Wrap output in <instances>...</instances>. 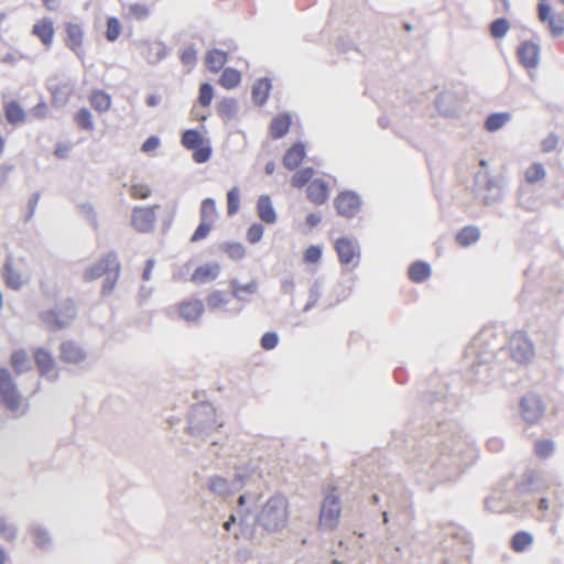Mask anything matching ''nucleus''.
<instances>
[{
    "instance_id": "obj_1",
    "label": "nucleus",
    "mask_w": 564,
    "mask_h": 564,
    "mask_svg": "<svg viewBox=\"0 0 564 564\" xmlns=\"http://www.w3.org/2000/svg\"><path fill=\"white\" fill-rule=\"evenodd\" d=\"M182 144L187 150L193 151V160L196 163H205L212 155V148L203 137V134L194 129L184 131L182 135Z\"/></svg>"
},
{
    "instance_id": "obj_2",
    "label": "nucleus",
    "mask_w": 564,
    "mask_h": 564,
    "mask_svg": "<svg viewBox=\"0 0 564 564\" xmlns=\"http://www.w3.org/2000/svg\"><path fill=\"white\" fill-rule=\"evenodd\" d=\"M288 502L282 496H274L269 499L262 510L264 525L275 530L286 521Z\"/></svg>"
},
{
    "instance_id": "obj_3",
    "label": "nucleus",
    "mask_w": 564,
    "mask_h": 564,
    "mask_svg": "<svg viewBox=\"0 0 564 564\" xmlns=\"http://www.w3.org/2000/svg\"><path fill=\"white\" fill-rule=\"evenodd\" d=\"M341 513L339 497L334 492L326 495L323 500L318 525L325 530H334L337 528Z\"/></svg>"
},
{
    "instance_id": "obj_4",
    "label": "nucleus",
    "mask_w": 564,
    "mask_h": 564,
    "mask_svg": "<svg viewBox=\"0 0 564 564\" xmlns=\"http://www.w3.org/2000/svg\"><path fill=\"white\" fill-rule=\"evenodd\" d=\"M0 397L3 404L11 411H17L22 404V397L10 372L3 368H0Z\"/></svg>"
},
{
    "instance_id": "obj_5",
    "label": "nucleus",
    "mask_w": 564,
    "mask_h": 564,
    "mask_svg": "<svg viewBox=\"0 0 564 564\" xmlns=\"http://www.w3.org/2000/svg\"><path fill=\"white\" fill-rule=\"evenodd\" d=\"M512 358L518 362H528L534 357V346L524 332H516L509 340Z\"/></svg>"
},
{
    "instance_id": "obj_6",
    "label": "nucleus",
    "mask_w": 564,
    "mask_h": 564,
    "mask_svg": "<svg viewBox=\"0 0 564 564\" xmlns=\"http://www.w3.org/2000/svg\"><path fill=\"white\" fill-rule=\"evenodd\" d=\"M112 272L120 273V263L113 253H109L84 272V280L90 282Z\"/></svg>"
},
{
    "instance_id": "obj_7",
    "label": "nucleus",
    "mask_w": 564,
    "mask_h": 564,
    "mask_svg": "<svg viewBox=\"0 0 564 564\" xmlns=\"http://www.w3.org/2000/svg\"><path fill=\"white\" fill-rule=\"evenodd\" d=\"M158 206L135 207L132 210L131 224L140 232L150 231L155 223V209Z\"/></svg>"
},
{
    "instance_id": "obj_8",
    "label": "nucleus",
    "mask_w": 564,
    "mask_h": 564,
    "mask_svg": "<svg viewBox=\"0 0 564 564\" xmlns=\"http://www.w3.org/2000/svg\"><path fill=\"white\" fill-rule=\"evenodd\" d=\"M539 19L543 23H547V28L554 37H558L564 33V18L562 14L552 13L547 3H539Z\"/></svg>"
},
{
    "instance_id": "obj_9",
    "label": "nucleus",
    "mask_w": 564,
    "mask_h": 564,
    "mask_svg": "<svg viewBox=\"0 0 564 564\" xmlns=\"http://www.w3.org/2000/svg\"><path fill=\"white\" fill-rule=\"evenodd\" d=\"M544 413L541 399L534 394H528L521 401L522 417L529 423H535Z\"/></svg>"
},
{
    "instance_id": "obj_10",
    "label": "nucleus",
    "mask_w": 564,
    "mask_h": 564,
    "mask_svg": "<svg viewBox=\"0 0 564 564\" xmlns=\"http://www.w3.org/2000/svg\"><path fill=\"white\" fill-rule=\"evenodd\" d=\"M335 207L344 217L355 216L360 208L359 197L351 192H343L335 198Z\"/></svg>"
},
{
    "instance_id": "obj_11",
    "label": "nucleus",
    "mask_w": 564,
    "mask_h": 564,
    "mask_svg": "<svg viewBox=\"0 0 564 564\" xmlns=\"http://www.w3.org/2000/svg\"><path fill=\"white\" fill-rule=\"evenodd\" d=\"M518 58L525 68H534L540 58V47L533 42H523L518 47Z\"/></svg>"
},
{
    "instance_id": "obj_12",
    "label": "nucleus",
    "mask_w": 564,
    "mask_h": 564,
    "mask_svg": "<svg viewBox=\"0 0 564 564\" xmlns=\"http://www.w3.org/2000/svg\"><path fill=\"white\" fill-rule=\"evenodd\" d=\"M66 30V46L73 51L76 55H83V42H84V31L82 26L77 23H67L65 26Z\"/></svg>"
},
{
    "instance_id": "obj_13",
    "label": "nucleus",
    "mask_w": 564,
    "mask_h": 564,
    "mask_svg": "<svg viewBox=\"0 0 564 564\" xmlns=\"http://www.w3.org/2000/svg\"><path fill=\"white\" fill-rule=\"evenodd\" d=\"M59 351L61 360L67 364H80L86 358V352L74 340L62 343Z\"/></svg>"
},
{
    "instance_id": "obj_14",
    "label": "nucleus",
    "mask_w": 564,
    "mask_h": 564,
    "mask_svg": "<svg viewBox=\"0 0 564 564\" xmlns=\"http://www.w3.org/2000/svg\"><path fill=\"white\" fill-rule=\"evenodd\" d=\"M177 312L182 318H184L188 322H195L203 314L204 305H203V302L199 300L189 299V300L182 301L177 305Z\"/></svg>"
},
{
    "instance_id": "obj_15",
    "label": "nucleus",
    "mask_w": 564,
    "mask_h": 564,
    "mask_svg": "<svg viewBox=\"0 0 564 564\" xmlns=\"http://www.w3.org/2000/svg\"><path fill=\"white\" fill-rule=\"evenodd\" d=\"M307 198L315 205H323L328 199V185L322 178H314L306 188Z\"/></svg>"
},
{
    "instance_id": "obj_16",
    "label": "nucleus",
    "mask_w": 564,
    "mask_h": 564,
    "mask_svg": "<svg viewBox=\"0 0 564 564\" xmlns=\"http://www.w3.org/2000/svg\"><path fill=\"white\" fill-rule=\"evenodd\" d=\"M305 155H306L305 145L301 142L294 143L292 147H290L286 150L284 158H283V165L288 170L293 171L301 165Z\"/></svg>"
},
{
    "instance_id": "obj_17",
    "label": "nucleus",
    "mask_w": 564,
    "mask_h": 564,
    "mask_svg": "<svg viewBox=\"0 0 564 564\" xmlns=\"http://www.w3.org/2000/svg\"><path fill=\"white\" fill-rule=\"evenodd\" d=\"M32 33L39 37L42 44L50 47L54 39V25L51 19L44 18L33 25Z\"/></svg>"
},
{
    "instance_id": "obj_18",
    "label": "nucleus",
    "mask_w": 564,
    "mask_h": 564,
    "mask_svg": "<svg viewBox=\"0 0 564 564\" xmlns=\"http://www.w3.org/2000/svg\"><path fill=\"white\" fill-rule=\"evenodd\" d=\"M335 249L337 251L339 261L344 264L352 262L358 257V250L355 243L348 238H339L335 242Z\"/></svg>"
},
{
    "instance_id": "obj_19",
    "label": "nucleus",
    "mask_w": 564,
    "mask_h": 564,
    "mask_svg": "<svg viewBox=\"0 0 564 564\" xmlns=\"http://www.w3.org/2000/svg\"><path fill=\"white\" fill-rule=\"evenodd\" d=\"M219 265L216 263H206L196 268L191 275L194 283H207L214 281L219 274Z\"/></svg>"
},
{
    "instance_id": "obj_20",
    "label": "nucleus",
    "mask_w": 564,
    "mask_h": 564,
    "mask_svg": "<svg viewBox=\"0 0 564 564\" xmlns=\"http://www.w3.org/2000/svg\"><path fill=\"white\" fill-rule=\"evenodd\" d=\"M257 212L259 218L267 223L273 224L276 220L275 210L273 208L271 198L268 195H262L257 202Z\"/></svg>"
},
{
    "instance_id": "obj_21",
    "label": "nucleus",
    "mask_w": 564,
    "mask_h": 564,
    "mask_svg": "<svg viewBox=\"0 0 564 564\" xmlns=\"http://www.w3.org/2000/svg\"><path fill=\"white\" fill-rule=\"evenodd\" d=\"M291 117L282 113L274 117L270 123V134L273 139H280L285 135L291 127Z\"/></svg>"
},
{
    "instance_id": "obj_22",
    "label": "nucleus",
    "mask_w": 564,
    "mask_h": 564,
    "mask_svg": "<svg viewBox=\"0 0 564 564\" xmlns=\"http://www.w3.org/2000/svg\"><path fill=\"white\" fill-rule=\"evenodd\" d=\"M431 273L432 270L430 264L423 261L413 262L408 271L409 279L415 283L424 282L430 278Z\"/></svg>"
},
{
    "instance_id": "obj_23",
    "label": "nucleus",
    "mask_w": 564,
    "mask_h": 564,
    "mask_svg": "<svg viewBox=\"0 0 564 564\" xmlns=\"http://www.w3.org/2000/svg\"><path fill=\"white\" fill-rule=\"evenodd\" d=\"M34 360L39 371L42 375H47L54 369V359L50 351L44 348H37L34 351Z\"/></svg>"
},
{
    "instance_id": "obj_24",
    "label": "nucleus",
    "mask_w": 564,
    "mask_h": 564,
    "mask_svg": "<svg viewBox=\"0 0 564 564\" xmlns=\"http://www.w3.org/2000/svg\"><path fill=\"white\" fill-rule=\"evenodd\" d=\"M227 53L220 50H212L206 54L205 63L212 73H218L227 62Z\"/></svg>"
},
{
    "instance_id": "obj_25",
    "label": "nucleus",
    "mask_w": 564,
    "mask_h": 564,
    "mask_svg": "<svg viewBox=\"0 0 564 564\" xmlns=\"http://www.w3.org/2000/svg\"><path fill=\"white\" fill-rule=\"evenodd\" d=\"M271 90V82L268 78H260L252 87V99L256 104L262 105L267 101Z\"/></svg>"
},
{
    "instance_id": "obj_26",
    "label": "nucleus",
    "mask_w": 564,
    "mask_h": 564,
    "mask_svg": "<svg viewBox=\"0 0 564 564\" xmlns=\"http://www.w3.org/2000/svg\"><path fill=\"white\" fill-rule=\"evenodd\" d=\"M511 119L509 112H497L491 113L487 117L485 121V129L488 132H495L501 129L505 124H507Z\"/></svg>"
},
{
    "instance_id": "obj_27",
    "label": "nucleus",
    "mask_w": 564,
    "mask_h": 564,
    "mask_svg": "<svg viewBox=\"0 0 564 564\" xmlns=\"http://www.w3.org/2000/svg\"><path fill=\"white\" fill-rule=\"evenodd\" d=\"M89 102L91 107L99 112H105L111 107L110 96L102 90L94 91L89 97Z\"/></svg>"
},
{
    "instance_id": "obj_28",
    "label": "nucleus",
    "mask_w": 564,
    "mask_h": 564,
    "mask_svg": "<svg viewBox=\"0 0 564 564\" xmlns=\"http://www.w3.org/2000/svg\"><path fill=\"white\" fill-rule=\"evenodd\" d=\"M3 109L7 120L12 124L20 123L25 118L24 110L17 101L7 102Z\"/></svg>"
},
{
    "instance_id": "obj_29",
    "label": "nucleus",
    "mask_w": 564,
    "mask_h": 564,
    "mask_svg": "<svg viewBox=\"0 0 564 564\" xmlns=\"http://www.w3.org/2000/svg\"><path fill=\"white\" fill-rule=\"evenodd\" d=\"M480 237L479 229L474 226L464 227L457 235L456 241L463 246L468 247L475 243Z\"/></svg>"
},
{
    "instance_id": "obj_30",
    "label": "nucleus",
    "mask_w": 564,
    "mask_h": 564,
    "mask_svg": "<svg viewBox=\"0 0 564 564\" xmlns=\"http://www.w3.org/2000/svg\"><path fill=\"white\" fill-rule=\"evenodd\" d=\"M3 279L6 285L12 290H19L23 285L21 274L17 272L9 262L4 264Z\"/></svg>"
},
{
    "instance_id": "obj_31",
    "label": "nucleus",
    "mask_w": 564,
    "mask_h": 564,
    "mask_svg": "<svg viewBox=\"0 0 564 564\" xmlns=\"http://www.w3.org/2000/svg\"><path fill=\"white\" fill-rule=\"evenodd\" d=\"M533 543V536L527 531L517 532L511 539V549L517 552L525 551Z\"/></svg>"
},
{
    "instance_id": "obj_32",
    "label": "nucleus",
    "mask_w": 564,
    "mask_h": 564,
    "mask_svg": "<svg viewBox=\"0 0 564 564\" xmlns=\"http://www.w3.org/2000/svg\"><path fill=\"white\" fill-rule=\"evenodd\" d=\"M241 82V74L239 70L235 68H226L224 69L220 78L219 85L226 89H232L237 87Z\"/></svg>"
},
{
    "instance_id": "obj_33",
    "label": "nucleus",
    "mask_w": 564,
    "mask_h": 564,
    "mask_svg": "<svg viewBox=\"0 0 564 564\" xmlns=\"http://www.w3.org/2000/svg\"><path fill=\"white\" fill-rule=\"evenodd\" d=\"M200 219L204 221L214 223L217 219L216 203L213 198H205L200 204L199 209Z\"/></svg>"
},
{
    "instance_id": "obj_34",
    "label": "nucleus",
    "mask_w": 564,
    "mask_h": 564,
    "mask_svg": "<svg viewBox=\"0 0 564 564\" xmlns=\"http://www.w3.org/2000/svg\"><path fill=\"white\" fill-rule=\"evenodd\" d=\"M314 169L313 167H304L302 170H299L296 173L293 174L291 178V184L293 187L301 188L306 184H310L314 176Z\"/></svg>"
},
{
    "instance_id": "obj_35",
    "label": "nucleus",
    "mask_w": 564,
    "mask_h": 564,
    "mask_svg": "<svg viewBox=\"0 0 564 564\" xmlns=\"http://www.w3.org/2000/svg\"><path fill=\"white\" fill-rule=\"evenodd\" d=\"M121 22L116 17H109L106 21L105 36L108 42H116L121 34Z\"/></svg>"
},
{
    "instance_id": "obj_36",
    "label": "nucleus",
    "mask_w": 564,
    "mask_h": 564,
    "mask_svg": "<svg viewBox=\"0 0 564 564\" xmlns=\"http://www.w3.org/2000/svg\"><path fill=\"white\" fill-rule=\"evenodd\" d=\"M231 289H232L234 296L237 297L238 300L242 301V300H246L249 295L256 293L257 283L250 282L247 284H239L238 282L232 281Z\"/></svg>"
},
{
    "instance_id": "obj_37",
    "label": "nucleus",
    "mask_w": 564,
    "mask_h": 564,
    "mask_svg": "<svg viewBox=\"0 0 564 564\" xmlns=\"http://www.w3.org/2000/svg\"><path fill=\"white\" fill-rule=\"evenodd\" d=\"M11 366L15 372H23L30 367V358L26 351L17 350L11 356Z\"/></svg>"
},
{
    "instance_id": "obj_38",
    "label": "nucleus",
    "mask_w": 564,
    "mask_h": 564,
    "mask_svg": "<svg viewBox=\"0 0 564 564\" xmlns=\"http://www.w3.org/2000/svg\"><path fill=\"white\" fill-rule=\"evenodd\" d=\"M545 175V170L541 163L531 164L524 172V178L530 184L542 181Z\"/></svg>"
},
{
    "instance_id": "obj_39",
    "label": "nucleus",
    "mask_w": 564,
    "mask_h": 564,
    "mask_svg": "<svg viewBox=\"0 0 564 564\" xmlns=\"http://www.w3.org/2000/svg\"><path fill=\"white\" fill-rule=\"evenodd\" d=\"M150 15V9L148 6L143 3H132L128 8V18L142 21L145 20Z\"/></svg>"
},
{
    "instance_id": "obj_40",
    "label": "nucleus",
    "mask_w": 564,
    "mask_h": 564,
    "mask_svg": "<svg viewBox=\"0 0 564 564\" xmlns=\"http://www.w3.org/2000/svg\"><path fill=\"white\" fill-rule=\"evenodd\" d=\"M240 206V191L238 187H232L227 193V214L232 216L238 213Z\"/></svg>"
},
{
    "instance_id": "obj_41",
    "label": "nucleus",
    "mask_w": 564,
    "mask_h": 564,
    "mask_svg": "<svg viewBox=\"0 0 564 564\" xmlns=\"http://www.w3.org/2000/svg\"><path fill=\"white\" fill-rule=\"evenodd\" d=\"M209 490L219 496H227L230 494L228 481L218 476L213 477L209 480Z\"/></svg>"
},
{
    "instance_id": "obj_42",
    "label": "nucleus",
    "mask_w": 564,
    "mask_h": 564,
    "mask_svg": "<svg viewBox=\"0 0 564 564\" xmlns=\"http://www.w3.org/2000/svg\"><path fill=\"white\" fill-rule=\"evenodd\" d=\"M77 126L83 130H93L94 122L90 111L86 108H82L75 116Z\"/></svg>"
},
{
    "instance_id": "obj_43",
    "label": "nucleus",
    "mask_w": 564,
    "mask_h": 564,
    "mask_svg": "<svg viewBox=\"0 0 564 564\" xmlns=\"http://www.w3.org/2000/svg\"><path fill=\"white\" fill-rule=\"evenodd\" d=\"M510 28V24L507 19L501 18L495 20L490 25V34L495 39H501L506 35Z\"/></svg>"
},
{
    "instance_id": "obj_44",
    "label": "nucleus",
    "mask_w": 564,
    "mask_h": 564,
    "mask_svg": "<svg viewBox=\"0 0 564 564\" xmlns=\"http://www.w3.org/2000/svg\"><path fill=\"white\" fill-rule=\"evenodd\" d=\"M214 225H215L214 223L204 221L200 219L199 225L197 226L196 230L193 232V235L189 239L191 242H198V241L205 239L209 235Z\"/></svg>"
},
{
    "instance_id": "obj_45",
    "label": "nucleus",
    "mask_w": 564,
    "mask_h": 564,
    "mask_svg": "<svg viewBox=\"0 0 564 564\" xmlns=\"http://www.w3.org/2000/svg\"><path fill=\"white\" fill-rule=\"evenodd\" d=\"M236 102L234 99H223L218 106L217 111L224 119H230L235 113Z\"/></svg>"
},
{
    "instance_id": "obj_46",
    "label": "nucleus",
    "mask_w": 564,
    "mask_h": 564,
    "mask_svg": "<svg viewBox=\"0 0 564 564\" xmlns=\"http://www.w3.org/2000/svg\"><path fill=\"white\" fill-rule=\"evenodd\" d=\"M129 194L133 199H145L151 195V188L143 183L132 184Z\"/></svg>"
},
{
    "instance_id": "obj_47",
    "label": "nucleus",
    "mask_w": 564,
    "mask_h": 564,
    "mask_svg": "<svg viewBox=\"0 0 564 564\" xmlns=\"http://www.w3.org/2000/svg\"><path fill=\"white\" fill-rule=\"evenodd\" d=\"M214 98V90L210 84L204 83L199 87L198 102L203 107H208Z\"/></svg>"
},
{
    "instance_id": "obj_48",
    "label": "nucleus",
    "mask_w": 564,
    "mask_h": 564,
    "mask_svg": "<svg viewBox=\"0 0 564 564\" xmlns=\"http://www.w3.org/2000/svg\"><path fill=\"white\" fill-rule=\"evenodd\" d=\"M42 321L52 329L56 330L64 327L65 323L57 318L54 311H47L42 314Z\"/></svg>"
},
{
    "instance_id": "obj_49",
    "label": "nucleus",
    "mask_w": 564,
    "mask_h": 564,
    "mask_svg": "<svg viewBox=\"0 0 564 564\" xmlns=\"http://www.w3.org/2000/svg\"><path fill=\"white\" fill-rule=\"evenodd\" d=\"M228 302V299L225 293L220 291H215L210 293L207 297V304L212 308H218L225 305Z\"/></svg>"
},
{
    "instance_id": "obj_50",
    "label": "nucleus",
    "mask_w": 564,
    "mask_h": 564,
    "mask_svg": "<svg viewBox=\"0 0 564 564\" xmlns=\"http://www.w3.org/2000/svg\"><path fill=\"white\" fill-rule=\"evenodd\" d=\"M534 451L539 457L545 458L552 454L553 444H552V442L546 441V440L538 441L534 445Z\"/></svg>"
},
{
    "instance_id": "obj_51",
    "label": "nucleus",
    "mask_w": 564,
    "mask_h": 564,
    "mask_svg": "<svg viewBox=\"0 0 564 564\" xmlns=\"http://www.w3.org/2000/svg\"><path fill=\"white\" fill-rule=\"evenodd\" d=\"M321 257L322 250L317 246H310L304 252V261L307 263H317Z\"/></svg>"
},
{
    "instance_id": "obj_52",
    "label": "nucleus",
    "mask_w": 564,
    "mask_h": 564,
    "mask_svg": "<svg viewBox=\"0 0 564 564\" xmlns=\"http://www.w3.org/2000/svg\"><path fill=\"white\" fill-rule=\"evenodd\" d=\"M263 236V227L260 224H252L247 232V239L250 243L258 242Z\"/></svg>"
},
{
    "instance_id": "obj_53",
    "label": "nucleus",
    "mask_w": 564,
    "mask_h": 564,
    "mask_svg": "<svg viewBox=\"0 0 564 564\" xmlns=\"http://www.w3.org/2000/svg\"><path fill=\"white\" fill-rule=\"evenodd\" d=\"M118 279L119 273L112 272L107 275L101 289L102 295H109L113 291Z\"/></svg>"
},
{
    "instance_id": "obj_54",
    "label": "nucleus",
    "mask_w": 564,
    "mask_h": 564,
    "mask_svg": "<svg viewBox=\"0 0 564 564\" xmlns=\"http://www.w3.org/2000/svg\"><path fill=\"white\" fill-rule=\"evenodd\" d=\"M278 336L275 333H265L261 338V347L265 350L273 349L278 345Z\"/></svg>"
},
{
    "instance_id": "obj_55",
    "label": "nucleus",
    "mask_w": 564,
    "mask_h": 564,
    "mask_svg": "<svg viewBox=\"0 0 564 564\" xmlns=\"http://www.w3.org/2000/svg\"><path fill=\"white\" fill-rule=\"evenodd\" d=\"M557 144L558 138L552 133L542 141V150L543 152H551L556 149Z\"/></svg>"
},
{
    "instance_id": "obj_56",
    "label": "nucleus",
    "mask_w": 564,
    "mask_h": 564,
    "mask_svg": "<svg viewBox=\"0 0 564 564\" xmlns=\"http://www.w3.org/2000/svg\"><path fill=\"white\" fill-rule=\"evenodd\" d=\"M181 61L185 65H194L196 62V51L193 47L185 48L181 54Z\"/></svg>"
},
{
    "instance_id": "obj_57",
    "label": "nucleus",
    "mask_w": 564,
    "mask_h": 564,
    "mask_svg": "<svg viewBox=\"0 0 564 564\" xmlns=\"http://www.w3.org/2000/svg\"><path fill=\"white\" fill-rule=\"evenodd\" d=\"M0 533L8 541L13 540L15 535L14 529L4 520H0Z\"/></svg>"
},
{
    "instance_id": "obj_58",
    "label": "nucleus",
    "mask_w": 564,
    "mask_h": 564,
    "mask_svg": "<svg viewBox=\"0 0 564 564\" xmlns=\"http://www.w3.org/2000/svg\"><path fill=\"white\" fill-rule=\"evenodd\" d=\"M33 541L39 547H43L47 544L48 538L44 531L37 529L33 532Z\"/></svg>"
},
{
    "instance_id": "obj_59",
    "label": "nucleus",
    "mask_w": 564,
    "mask_h": 564,
    "mask_svg": "<svg viewBox=\"0 0 564 564\" xmlns=\"http://www.w3.org/2000/svg\"><path fill=\"white\" fill-rule=\"evenodd\" d=\"M160 144V140L158 137H150L148 138L144 143L142 144V151L143 152H151L154 151Z\"/></svg>"
},
{
    "instance_id": "obj_60",
    "label": "nucleus",
    "mask_w": 564,
    "mask_h": 564,
    "mask_svg": "<svg viewBox=\"0 0 564 564\" xmlns=\"http://www.w3.org/2000/svg\"><path fill=\"white\" fill-rule=\"evenodd\" d=\"M69 151H70V145L69 144L59 143V144L56 145V148L54 150V154L58 159H65V158L68 156Z\"/></svg>"
},
{
    "instance_id": "obj_61",
    "label": "nucleus",
    "mask_w": 564,
    "mask_h": 564,
    "mask_svg": "<svg viewBox=\"0 0 564 564\" xmlns=\"http://www.w3.org/2000/svg\"><path fill=\"white\" fill-rule=\"evenodd\" d=\"M13 170L12 165H1L0 166V188L7 182L9 173Z\"/></svg>"
},
{
    "instance_id": "obj_62",
    "label": "nucleus",
    "mask_w": 564,
    "mask_h": 564,
    "mask_svg": "<svg viewBox=\"0 0 564 564\" xmlns=\"http://www.w3.org/2000/svg\"><path fill=\"white\" fill-rule=\"evenodd\" d=\"M321 221V217L317 215V214H310L307 215L306 217V224L312 228V227H315L316 225H318Z\"/></svg>"
},
{
    "instance_id": "obj_63",
    "label": "nucleus",
    "mask_w": 564,
    "mask_h": 564,
    "mask_svg": "<svg viewBox=\"0 0 564 564\" xmlns=\"http://www.w3.org/2000/svg\"><path fill=\"white\" fill-rule=\"evenodd\" d=\"M243 253H245V250H243V248H242L241 246H239V245L232 246V247L230 248V254H231V257H235V256H236V257H238V258H239V257H242V256H243Z\"/></svg>"
},
{
    "instance_id": "obj_64",
    "label": "nucleus",
    "mask_w": 564,
    "mask_h": 564,
    "mask_svg": "<svg viewBox=\"0 0 564 564\" xmlns=\"http://www.w3.org/2000/svg\"><path fill=\"white\" fill-rule=\"evenodd\" d=\"M46 106L44 104H39L34 109L33 112L35 116L43 118L45 117Z\"/></svg>"
}]
</instances>
